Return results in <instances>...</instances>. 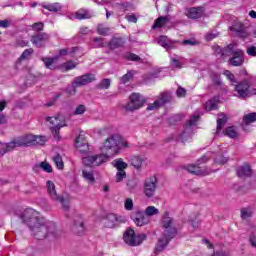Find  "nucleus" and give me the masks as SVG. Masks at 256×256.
<instances>
[{
  "label": "nucleus",
  "mask_w": 256,
  "mask_h": 256,
  "mask_svg": "<svg viewBox=\"0 0 256 256\" xmlns=\"http://www.w3.org/2000/svg\"><path fill=\"white\" fill-rule=\"evenodd\" d=\"M129 142L119 134H113L108 137L100 147V154H88L82 158L85 167H101L105 165L111 157L119 155L121 149H127Z\"/></svg>",
  "instance_id": "1"
},
{
  "label": "nucleus",
  "mask_w": 256,
  "mask_h": 256,
  "mask_svg": "<svg viewBox=\"0 0 256 256\" xmlns=\"http://www.w3.org/2000/svg\"><path fill=\"white\" fill-rule=\"evenodd\" d=\"M21 219L28 225L34 238L38 241L42 239H57V227L53 222H46L45 218L39 217V212L33 208H27L22 213Z\"/></svg>",
  "instance_id": "2"
},
{
  "label": "nucleus",
  "mask_w": 256,
  "mask_h": 256,
  "mask_svg": "<svg viewBox=\"0 0 256 256\" xmlns=\"http://www.w3.org/2000/svg\"><path fill=\"white\" fill-rule=\"evenodd\" d=\"M175 221L169 212H164L161 218V227L164 229L163 236L158 239L155 247L156 253H161L169 245L171 239L177 235V228L174 226Z\"/></svg>",
  "instance_id": "3"
},
{
  "label": "nucleus",
  "mask_w": 256,
  "mask_h": 256,
  "mask_svg": "<svg viewBox=\"0 0 256 256\" xmlns=\"http://www.w3.org/2000/svg\"><path fill=\"white\" fill-rule=\"evenodd\" d=\"M222 57H229V63L232 67H241L245 63V52L237 48V44H229L222 50Z\"/></svg>",
  "instance_id": "4"
},
{
  "label": "nucleus",
  "mask_w": 256,
  "mask_h": 256,
  "mask_svg": "<svg viewBox=\"0 0 256 256\" xmlns=\"http://www.w3.org/2000/svg\"><path fill=\"white\" fill-rule=\"evenodd\" d=\"M223 74L227 77L232 85H235V91L238 93V97H240V99H245V97H249V95H256V88H253L251 91H249L248 81L245 80L242 83L237 84L235 75H233L231 71L226 70Z\"/></svg>",
  "instance_id": "5"
},
{
  "label": "nucleus",
  "mask_w": 256,
  "mask_h": 256,
  "mask_svg": "<svg viewBox=\"0 0 256 256\" xmlns=\"http://www.w3.org/2000/svg\"><path fill=\"white\" fill-rule=\"evenodd\" d=\"M46 69H61L62 71H71V69H75L77 67V63L73 61H68L64 64H59V57L53 58H43L42 59Z\"/></svg>",
  "instance_id": "6"
},
{
  "label": "nucleus",
  "mask_w": 256,
  "mask_h": 256,
  "mask_svg": "<svg viewBox=\"0 0 256 256\" xmlns=\"http://www.w3.org/2000/svg\"><path fill=\"white\" fill-rule=\"evenodd\" d=\"M17 138L20 147H33L35 145H44L47 143V137L45 136L26 134Z\"/></svg>",
  "instance_id": "7"
},
{
  "label": "nucleus",
  "mask_w": 256,
  "mask_h": 256,
  "mask_svg": "<svg viewBox=\"0 0 256 256\" xmlns=\"http://www.w3.org/2000/svg\"><path fill=\"white\" fill-rule=\"evenodd\" d=\"M123 239L124 243L130 247H139V245H141V243L147 239V235L143 233L135 234V230H133V228H128L124 232Z\"/></svg>",
  "instance_id": "8"
},
{
  "label": "nucleus",
  "mask_w": 256,
  "mask_h": 256,
  "mask_svg": "<svg viewBox=\"0 0 256 256\" xmlns=\"http://www.w3.org/2000/svg\"><path fill=\"white\" fill-rule=\"evenodd\" d=\"M146 101L145 97L140 93H132L129 96V102L124 106V109L130 112L138 111V109H141L145 105Z\"/></svg>",
  "instance_id": "9"
},
{
  "label": "nucleus",
  "mask_w": 256,
  "mask_h": 256,
  "mask_svg": "<svg viewBox=\"0 0 256 256\" xmlns=\"http://www.w3.org/2000/svg\"><path fill=\"white\" fill-rule=\"evenodd\" d=\"M47 121L50 123V129L55 137V139H61L59 136V130L62 127H67V123L65 122V118L62 115H56L53 117H48Z\"/></svg>",
  "instance_id": "10"
},
{
  "label": "nucleus",
  "mask_w": 256,
  "mask_h": 256,
  "mask_svg": "<svg viewBox=\"0 0 256 256\" xmlns=\"http://www.w3.org/2000/svg\"><path fill=\"white\" fill-rule=\"evenodd\" d=\"M46 189L48 191V195L53 199V201H57L58 203H62L63 209H69V201L63 199L60 195L57 194V190L55 189V183L51 180L46 182Z\"/></svg>",
  "instance_id": "11"
},
{
  "label": "nucleus",
  "mask_w": 256,
  "mask_h": 256,
  "mask_svg": "<svg viewBox=\"0 0 256 256\" xmlns=\"http://www.w3.org/2000/svg\"><path fill=\"white\" fill-rule=\"evenodd\" d=\"M197 123H199V115H194L189 119L186 124L185 131L180 135V141H182V143L191 141V131L193 127H197Z\"/></svg>",
  "instance_id": "12"
},
{
  "label": "nucleus",
  "mask_w": 256,
  "mask_h": 256,
  "mask_svg": "<svg viewBox=\"0 0 256 256\" xmlns=\"http://www.w3.org/2000/svg\"><path fill=\"white\" fill-rule=\"evenodd\" d=\"M155 191H157V177L152 176L144 181V195L151 199L155 195Z\"/></svg>",
  "instance_id": "13"
},
{
  "label": "nucleus",
  "mask_w": 256,
  "mask_h": 256,
  "mask_svg": "<svg viewBox=\"0 0 256 256\" xmlns=\"http://www.w3.org/2000/svg\"><path fill=\"white\" fill-rule=\"evenodd\" d=\"M169 99H171V96L169 93H160L159 96H157V99L148 105L147 111H155L159 109V107H163L165 103H168Z\"/></svg>",
  "instance_id": "14"
},
{
  "label": "nucleus",
  "mask_w": 256,
  "mask_h": 256,
  "mask_svg": "<svg viewBox=\"0 0 256 256\" xmlns=\"http://www.w3.org/2000/svg\"><path fill=\"white\" fill-rule=\"evenodd\" d=\"M93 81H95V74H85L76 77L72 83V87L73 89H76V87H83V85H89V83H93Z\"/></svg>",
  "instance_id": "15"
},
{
  "label": "nucleus",
  "mask_w": 256,
  "mask_h": 256,
  "mask_svg": "<svg viewBox=\"0 0 256 256\" xmlns=\"http://www.w3.org/2000/svg\"><path fill=\"white\" fill-rule=\"evenodd\" d=\"M131 217L137 227H145V225L151 223V218L147 217L144 212L141 211H137L135 215H132Z\"/></svg>",
  "instance_id": "16"
},
{
  "label": "nucleus",
  "mask_w": 256,
  "mask_h": 256,
  "mask_svg": "<svg viewBox=\"0 0 256 256\" xmlns=\"http://www.w3.org/2000/svg\"><path fill=\"white\" fill-rule=\"evenodd\" d=\"M185 14L189 19H201V17H205V7L199 6L188 8Z\"/></svg>",
  "instance_id": "17"
},
{
  "label": "nucleus",
  "mask_w": 256,
  "mask_h": 256,
  "mask_svg": "<svg viewBox=\"0 0 256 256\" xmlns=\"http://www.w3.org/2000/svg\"><path fill=\"white\" fill-rule=\"evenodd\" d=\"M49 39V35L45 33H39L37 35L32 36L31 41L32 44L35 45V47H43L45 43H47Z\"/></svg>",
  "instance_id": "18"
},
{
  "label": "nucleus",
  "mask_w": 256,
  "mask_h": 256,
  "mask_svg": "<svg viewBox=\"0 0 256 256\" xmlns=\"http://www.w3.org/2000/svg\"><path fill=\"white\" fill-rule=\"evenodd\" d=\"M130 163L131 166L136 168V169H141V167H143V165H147V157L145 156H132L130 158Z\"/></svg>",
  "instance_id": "19"
},
{
  "label": "nucleus",
  "mask_w": 256,
  "mask_h": 256,
  "mask_svg": "<svg viewBox=\"0 0 256 256\" xmlns=\"http://www.w3.org/2000/svg\"><path fill=\"white\" fill-rule=\"evenodd\" d=\"M104 225L108 229H113L119 223V217H117V214H108L104 220Z\"/></svg>",
  "instance_id": "20"
},
{
  "label": "nucleus",
  "mask_w": 256,
  "mask_h": 256,
  "mask_svg": "<svg viewBox=\"0 0 256 256\" xmlns=\"http://www.w3.org/2000/svg\"><path fill=\"white\" fill-rule=\"evenodd\" d=\"M158 45L169 51L175 46V41L170 40L167 36H160L157 40Z\"/></svg>",
  "instance_id": "21"
},
{
  "label": "nucleus",
  "mask_w": 256,
  "mask_h": 256,
  "mask_svg": "<svg viewBox=\"0 0 256 256\" xmlns=\"http://www.w3.org/2000/svg\"><path fill=\"white\" fill-rule=\"evenodd\" d=\"M82 177L88 185H95V171L84 168L82 169Z\"/></svg>",
  "instance_id": "22"
},
{
  "label": "nucleus",
  "mask_w": 256,
  "mask_h": 256,
  "mask_svg": "<svg viewBox=\"0 0 256 256\" xmlns=\"http://www.w3.org/2000/svg\"><path fill=\"white\" fill-rule=\"evenodd\" d=\"M170 65L173 69H183L185 65V59L181 56L174 55L170 59Z\"/></svg>",
  "instance_id": "23"
},
{
  "label": "nucleus",
  "mask_w": 256,
  "mask_h": 256,
  "mask_svg": "<svg viewBox=\"0 0 256 256\" xmlns=\"http://www.w3.org/2000/svg\"><path fill=\"white\" fill-rule=\"evenodd\" d=\"M187 171L189 173H192L193 175H209V173H211V171L203 170L201 169V167H199V165H195V164L188 165Z\"/></svg>",
  "instance_id": "24"
},
{
  "label": "nucleus",
  "mask_w": 256,
  "mask_h": 256,
  "mask_svg": "<svg viewBox=\"0 0 256 256\" xmlns=\"http://www.w3.org/2000/svg\"><path fill=\"white\" fill-rule=\"evenodd\" d=\"M59 55L60 57H65V55H70V57H81V54L79 53V48L77 47L61 49L59 51Z\"/></svg>",
  "instance_id": "25"
},
{
  "label": "nucleus",
  "mask_w": 256,
  "mask_h": 256,
  "mask_svg": "<svg viewBox=\"0 0 256 256\" xmlns=\"http://www.w3.org/2000/svg\"><path fill=\"white\" fill-rule=\"evenodd\" d=\"M75 147L80 151V153H86V151H89V145L87 144V141L83 140L81 136H79L75 141Z\"/></svg>",
  "instance_id": "26"
},
{
  "label": "nucleus",
  "mask_w": 256,
  "mask_h": 256,
  "mask_svg": "<svg viewBox=\"0 0 256 256\" xmlns=\"http://www.w3.org/2000/svg\"><path fill=\"white\" fill-rule=\"evenodd\" d=\"M171 23V20L169 19V17H159L158 19H156L154 25L152 26V29H159L161 27H167V25H169Z\"/></svg>",
  "instance_id": "27"
},
{
  "label": "nucleus",
  "mask_w": 256,
  "mask_h": 256,
  "mask_svg": "<svg viewBox=\"0 0 256 256\" xmlns=\"http://www.w3.org/2000/svg\"><path fill=\"white\" fill-rule=\"evenodd\" d=\"M93 14L89 10H78L75 16L70 17V19H91Z\"/></svg>",
  "instance_id": "28"
},
{
  "label": "nucleus",
  "mask_w": 256,
  "mask_h": 256,
  "mask_svg": "<svg viewBox=\"0 0 256 256\" xmlns=\"http://www.w3.org/2000/svg\"><path fill=\"white\" fill-rule=\"evenodd\" d=\"M217 103H219V97H214L204 104L206 111H215L217 109Z\"/></svg>",
  "instance_id": "29"
},
{
  "label": "nucleus",
  "mask_w": 256,
  "mask_h": 256,
  "mask_svg": "<svg viewBox=\"0 0 256 256\" xmlns=\"http://www.w3.org/2000/svg\"><path fill=\"white\" fill-rule=\"evenodd\" d=\"M225 123H227V116H225V114H219L217 119L216 135L221 133V129H223V125H225Z\"/></svg>",
  "instance_id": "30"
},
{
  "label": "nucleus",
  "mask_w": 256,
  "mask_h": 256,
  "mask_svg": "<svg viewBox=\"0 0 256 256\" xmlns=\"http://www.w3.org/2000/svg\"><path fill=\"white\" fill-rule=\"evenodd\" d=\"M238 177H250L251 175V167L247 164L238 168Z\"/></svg>",
  "instance_id": "31"
},
{
  "label": "nucleus",
  "mask_w": 256,
  "mask_h": 256,
  "mask_svg": "<svg viewBox=\"0 0 256 256\" xmlns=\"http://www.w3.org/2000/svg\"><path fill=\"white\" fill-rule=\"evenodd\" d=\"M38 168L42 169V171H45L46 173H53V167H51V164H49V162H41L34 166L35 171Z\"/></svg>",
  "instance_id": "32"
},
{
  "label": "nucleus",
  "mask_w": 256,
  "mask_h": 256,
  "mask_svg": "<svg viewBox=\"0 0 256 256\" xmlns=\"http://www.w3.org/2000/svg\"><path fill=\"white\" fill-rule=\"evenodd\" d=\"M144 214L150 219V217L159 215V210L155 206H148L146 207Z\"/></svg>",
  "instance_id": "33"
},
{
  "label": "nucleus",
  "mask_w": 256,
  "mask_h": 256,
  "mask_svg": "<svg viewBox=\"0 0 256 256\" xmlns=\"http://www.w3.org/2000/svg\"><path fill=\"white\" fill-rule=\"evenodd\" d=\"M113 166L117 169V171H125L128 165L123 161V159L119 158L113 161Z\"/></svg>",
  "instance_id": "34"
},
{
  "label": "nucleus",
  "mask_w": 256,
  "mask_h": 256,
  "mask_svg": "<svg viewBox=\"0 0 256 256\" xmlns=\"http://www.w3.org/2000/svg\"><path fill=\"white\" fill-rule=\"evenodd\" d=\"M16 147H21L18 138H15L13 141L5 144V153H8V151H13V149H15Z\"/></svg>",
  "instance_id": "35"
},
{
  "label": "nucleus",
  "mask_w": 256,
  "mask_h": 256,
  "mask_svg": "<svg viewBox=\"0 0 256 256\" xmlns=\"http://www.w3.org/2000/svg\"><path fill=\"white\" fill-rule=\"evenodd\" d=\"M42 7L44 9H47V11H51L52 13H57V11H61L60 3L43 4Z\"/></svg>",
  "instance_id": "36"
},
{
  "label": "nucleus",
  "mask_w": 256,
  "mask_h": 256,
  "mask_svg": "<svg viewBox=\"0 0 256 256\" xmlns=\"http://www.w3.org/2000/svg\"><path fill=\"white\" fill-rule=\"evenodd\" d=\"M124 43L125 41L123 40V38H113L108 46L110 47V49H117V47L123 46Z\"/></svg>",
  "instance_id": "37"
},
{
  "label": "nucleus",
  "mask_w": 256,
  "mask_h": 256,
  "mask_svg": "<svg viewBox=\"0 0 256 256\" xmlns=\"http://www.w3.org/2000/svg\"><path fill=\"white\" fill-rule=\"evenodd\" d=\"M52 161L55 163L57 169H63L65 167V164L63 163V158L61 155L56 154L52 157Z\"/></svg>",
  "instance_id": "38"
},
{
  "label": "nucleus",
  "mask_w": 256,
  "mask_h": 256,
  "mask_svg": "<svg viewBox=\"0 0 256 256\" xmlns=\"http://www.w3.org/2000/svg\"><path fill=\"white\" fill-rule=\"evenodd\" d=\"M255 121H256V112L246 114L243 117V123H245V125H249V123H255Z\"/></svg>",
  "instance_id": "39"
},
{
  "label": "nucleus",
  "mask_w": 256,
  "mask_h": 256,
  "mask_svg": "<svg viewBox=\"0 0 256 256\" xmlns=\"http://www.w3.org/2000/svg\"><path fill=\"white\" fill-rule=\"evenodd\" d=\"M231 29L233 31H236V33H238L239 37H242L243 39H245L246 37L249 36L247 31H245V29H243V25H241V24H240V28L237 29V26H232Z\"/></svg>",
  "instance_id": "40"
},
{
  "label": "nucleus",
  "mask_w": 256,
  "mask_h": 256,
  "mask_svg": "<svg viewBox=\"0 0 256 256\" xmlns=\"http://www.w3.org/2000/svg\"><path fill=\"white\" fill-rule=\"evenodd\" d=\"M224 135L226 137H230V139H235L237 137V131L235 130L234 127H227L224 131Z\"/></svg>",
  "instance_id": "41"
},
{
  "label": "nucleus",
  "mask_w": 256,
  "mask_h": 256,
  "mask_svg": "<svg viewBox=\"0 0 256 256\" xmlns=\"http://www.w3.org/2000/svg\"><path fill=\"white\" fill-rule=\"evenodd\" d=\"M74 231L75 233H78V235H81V233H83V231H85V224L83 223V221L76 223L74 225Z\"/></svg>",
  "instance_id": "42"
},
{
  "label": "nucleus",
  "mask_w": 256,
  "mask_h": 256,
  "mask_svg": "<svg viewBox=\"0 0 256 256\" xmlns=\"http://www.w3.org/2000/svg\"><path fill=\"white\" fill-rule=\"evenodd\" d=\"M87 111V106L80 104L76 107V109L73 112V115H84V113Z\"/></svg>",
  "instance_id": "43"
},
{
  "label": "nucleus",
  "mask_w": 256,
  "mask_h": 256,
  "mask_svg": "<svg viewBox=\"0 0 256 256\" xmlns=\"http://www.w3.org/2000/svg\"><path fill=\"white\" fill-rule=\"evenodd\" d=\"M133 207H134L133 199L126 198L125 201H124V209L126 211H133Z\"/></svg>",
  "instance_id": "44"
},
{
  "label": "nucleus",
  "mask_w": 256,
  "mask_h": 256,
  "mask_svg": "<svg viewBox=\"0 0 256 256\" xmlns=\"http://www.w3.org/2000/svg\"><path fill=\"white\" fill-rule=\"evenodd\" d=\"M251 215H253V210H251V208H243L241 210L242 219H249V217H251Z\"/></svg>",
  "instance_id": "45"
},
{
  "label": "nucleus",
  "mask_w": 256,
  "mask_h": 256,
  "mask_svg": "<svg viewBox=\"0 0 256 256\" xmlns=\"http://www.w3.org/2000/svg\"><path fill=\"white\" fill-rule=\"evenodd\" d=\"M127 177V173H125V170H118L116 173V183H121Z\"/></svg>",
  "instance_id": "46"
},
{
  "label": "nucleus",
  "mask_w": 256,
  "mask_h": 256,
  "mask_svg": "<svg viewBox=\"0 0 256 256\" xmlns=\"http://www.w3.org/2000/svg\"><path fill=\"white\" fill-rule=\"evenodd\" d=\"M131 77H133V74L131 72H128L127 74H125L120 78V83L122 85H125V83H128V81L131 80Z\"/></svg>",
  "instance_id": "47"
},
{
  "label": "nucleus",
  "mask_w": 256,
  "mask_h": 256,
  "mask_svg": "<svg viewBox=\"0 0 256 256\" xmlns=\"http://www.w3.org/2000/svg\"><path fill=\"white\" fill-rule=\"evenodd\" d=\"M214 161L218 165H225V163H227V158L222 155H218L216 158H214Z\"/></svg>",
  "instance_id": "48"
},
{
  "label": "nucleus",
  "mask_w": 256,
  "mask_h": 256,
  "mask_svg": "<svg viewBox=\"0 0 256 256\" xmlns=\"http://www.w3.org/2000/svg\"><path fill=\"white\" fill-rule=\"evenodd\" d=\"M110 86H111V80L107 78L103 79L100 83L101 89H109Z\"/></svg>",
  "instance_id": "49"
},
{
  "label": "nucleus",
  "mask_w": 256,
  "mask_h": 256,
  "mask_svg": "<svg viewBox=\"0 0 256 256\" xmlns=\"http://www.w3.org/2000/svg\"><path fill=\"white\" fill-rule=\"evenodd\" d=\"M104 45L103 38H94L92 47H103Z\"/></svg>",
  "instance_id": "50"
},
{
  "label": "nucleus",
  "mask_w": 256,
  "mask_h": 256,
  "mask_svg": "<svg viewBox=\"0 0 256 256\" xmlns=\"http://www.w3.org/2000/svg\"><path fill=\"white\" fill-rule=\"evenodd\" d=\"M31 53H33V49H26L22 55L20 56V58L18 59V61H23L25 59H27V57H29V55H31Z\"/></svg>",
  "instance_id": "51"
},
{
  "label": "nucleus",
  "mask_w": 256,
  "mask_h": 256,
  "mask_svg": "<svg viewBox=\"0 0 256 256\" xmlns=\"http://www.w3.org/2000/svg\"><path fill=\"white\" fill-rule=\"evenodd\" d=\"M219 37V32H209L206 35V41H213V39Z\"/></svg>",
  "instance_id": "52"
},
{
  "label": "nucleus",
  "mask_w": 256,
  "mask_h": 256,
  "mask_svg": "<svg viewBox=\"0 0 256 256\" xmlns=\"http://www.w3.org/2000/svg\"><path fill=\"white\" fill-rule=\"evenodd\" d=\"M176 95L177 97H185V95H187V90H185L183 87H178Z\"/></svg>",
  "instance_id": "53"
},
{
  "label": "nucleus",
  "mask_w": 256,
  "mask_h": 256,
  "mask_svg": "<svg viewBox=\"0 0 256 256\" xmlns=\"http://www.w3.org/2000/svg\"><path fill=\"white\" fill-rule=\"evenodd\" d=\"M99 35H107L109 33V28H105L103 25L98 26Z\"/></svg>",
  "instance_id": "54"
},
{
  "label": "nucleus",
  "mask_w": 256,
  "mask_h": 256,
  "mask_svg": "<svg viewBox=\"0 0 256 256\" xmlns=\"http://www.w3.org/2000/svg\"><path fill=\"white\" fill-rule=\"evenodd\" d=\"M32 29L34 31H43V23L42 22L34 23L32 25Z\"/></svg>",
  "instance_id": "55"
},
{
  "label": "nucleus",
  "mask_w": 256,
  "mask_h": 256,
  "mask_svg": "<svg viewBox=\"0 0 256 256\" xmlns=\"http://www.w3.org/2000/svg\"><path fill=\"white\" fill-rule=\"evenodd\" d=\"M247 54L250 55V57H256V47L255 46L248 47Z\"/></svg>",
  "instance_id": "56"
},
{
  "label": "nucleus",
  "mask_w": 256,
  "mask_h": 256,
  "mask_svg": "<svg viewBox=\"0 0 256 256\" xmlns=\"http://www.w3.org/2000/svg\"><path fill=\"white\" fill-rule=\"evenodd\" d=\"M126 19L129 23H137V16L135 14L127 15Z\"/></svg>",
  "instance_id": "57"
},
{
  "label": "nucleus",
  "mask_w": 256,
  "mask_h": 256,
  "mask_svg": "<svg viewBox=\"0 0 256 256\" xmlns=\"http://www.w3.org/2000/svg\"><path fill=\"white\" fill-rule=\"evenodd\" d=\"M212 81L215 85H221V78L217 74L212 76Z\"/></svg>",
  "instance_id": "58"
},
{
  "label": "nucleus",
  "mask_w": 256,
  "mask_h": 256,
  "mask_svg": "<svg viewBox=\"0 0 256 256\" xmlns=\"http://www.w3.org/2000/svg\"><path fill=\"white\" fill-rule=\"evenodd\" d=\"M209 157H213L212 153H208L206 155H204L199 161H198V165H201V163H205V161H207V159H209Z\"/></svg>",
  "instance_id": "59"
},
{
  "label": "nucleus",
  "mask_w": 256,
  "mask_h": 256,
  "mask_svg": "<svg viewBox=\"0 0 256 256\" xmlns=\"http://www.w3.org/2000/svg\"><path fill=\"white\" fill-rule=\"evenodd\" d=\"M128 59L130 61H139L141 58H139V56H137L136 54H129Z\"/></svg>",
  "instance_id": "60"
},
{
  "label": "nucleus",
  "mask_w": 256,
  "mask_h": 256,
  "mask_svg": "<svg viewBox=\"0 0 256 256\" xmlns=\"http://www.w3.org/2000/svg\"><path fill=\"white\" fill-rule=\"evenodd\" d=\"M0 27L7 29V27H9V21H7V20L0 21Z\"/></svg>",
  "instance_id": "61"
},
{
  "label": "nucleus",
  "mask_w": 256,
  "mask_h": 256,
  "mask_svg": "<svg viewBox=\"0 0 256 256\" xmlns=\"http://www.w3.org/2000/svg\"><path fill=\"white\" fill-rule=\"evenodd\" d=\"M213 256H229V253L223 252V251H216L214 252Z\"/></svg>",
  "instance_id": "62"
},
{
  "label": "nucleus",
  "mask_w": 256,
  "mask_h": 256,
  "mask_svg": "<svg viewBox=\"0 0 256 256\" xmlns=\"http://www.w3.org/2000/svg\"><path fill=\"white\" fill-rule=\"evenodd\" d=\"M5 107H7V101L5 100L0 101V111H3Z\"/></svg>",
  "instance_id": "63"
},
{
  "label": "nucleus",
  "mask_w": 256,
  "mask_h": 256,
  "mask_svg": "<svg viewBox=\"0 0 256 256\" xmlns=\"http://www.w3.org/2000/svg\"><path fill=\"white\" fill-rule=\"evenodd\" d=\"M249 17H251V19H256V11L255 10H251L248 13Z\"/></svg>",
  "instance_id": "64"
}]
</instances>
